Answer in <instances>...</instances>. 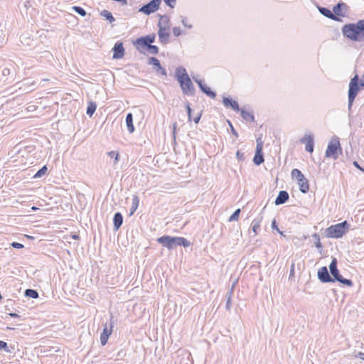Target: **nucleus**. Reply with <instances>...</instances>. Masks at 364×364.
Listing matches in <instances>:
<instances>
[{"instance_id": "55", "label": "nucleus", "mask_w": 364, "mask_h": 364, "mask_svg": "<svg viewBox=\"0 0 364 364\" xmlns=\"http://www.w3.org/2000/svg\"><path fill=\"white\" fill-rule=\"evenodd\" d=\"M9 316H10L12 318H18L19 317V315L16 314V313H14V312H11L9 314Z\"/></svg>"}, {"instance_id": "22", "label": "nucleus", "mask_w": 364, "mask_h": 364, "mask_svg": "<svg viewBox=\"0 0 364 364\" xmlns=\"http://www.w3.org/2000/svg\"><path fill=\"white\" fill-rule=\"evenodd\" d=\"M125 121L129 132L133 133L134 132V126L133 124V115L131 112L127 114Z\"/></svg>"}, {"instance_id": "40", "label": "nucleus", "mask_w": 364, "mask_h": 364, "mask_svg": "<svg viewBox=\"0 0 364 364\" xmlns=\"http://www.w3.org/2000/svg\"><path fill=\"white\" fill-rule=\"evenodd\" d=\"M0 350H3L6 353H11V350L9 349L7 343L3 341H0Z\"/></svg>"}, {"instance_id": "41", "label": "nucleus", "mask_w": 364, "mask_h": 364, "mask_svg": "<svg viewBox=\"0 0 364 364\" xmlns=\"http://www.w3.org/2000/svg\"><path fill=\"white\" fill-rule=\"evenodd\" d=\"M159 31L158 32L161 33H168V31L170 28V26H165L164 25H160L158 23Z\"/></svg>"}, {"instance_id": "48", "label": "nucleus", "mask_w": 364, "mask_h": 364, "mask_svg": "<svg viewBox=\"0 0 364 364\" xmlns=\"http://www.w3.org/2000/svg\"><path fill=\"white\" fill-rule=\"evenodd\" d=\"M186 109H187V113H188V120L189 121H191V112H192V109L190 107V103L188 102H187L186 103Z\"/></svg>"}, {"instance_id": "15", "label": "nucleus", "mask_w": 364, "mask_h": 364, "mask_svg": "<svg viewBox=\"0 0 364 364\" xmlns=\"http://www.w3.org/2000/svg\"><path fill=\"white\" fill-rule=\"evenodd\" d=\"M301 144H305V149L307 152L312 153L314 148V136L312 134H305L300 139Z\"/></svg>"}, {"instance_id": "20", "label": "nucleus", "mask_w": 364, "mask_h": 364, "mask_svg": "<svg viewBox=\"0 0 364 364\" xmlns=\"http://www.w3.org/2000/svg\"><path fill=\"white\" fill-rule=\"evenodd\" d=\"M318 9L319 12L324 16L327 17L329 19L333 20L336 19L337 18L333 14V11L330 10L327 7H323V6H318Z\"/></svg>"}, {"instance_id": "9", "label": "nucleus", "mask_w": 364, "mask_h": 364, "mask_svg": "<svg viewBox=\"0 0 364 364\" xmlns=\"http://www.w3.org/2000/svg\"><path fill=\"white\" fill-rule=\"evenodd\" d=\"M161 3V0H151L149 3L144 4L141 8H139V12L143 13L146 15H150L159 10Z\"/></svg>"}, {"instance_id": "47", "label": "nucleus", "mask_w": 364, "mask_h": 364, "mask_svg": "<svg viewBox=\"0 0 364 364\" xmlns=\"http://www.w3.org/2000/svg\"><path fill=\"white\" fill-rule=\"evenodd\" d=\"M173 33L175 36L178 37L182 34V31L179 27H173Z\"/></svg>"}, {"instance_id": "26", "label": "nucleus", "mask_w": 364, "mask_h": 364, "mask_svg": "<svg viewBox=\"0 0 364 364\" xmlns=\"http://www.w3.org/2000/svg\"><path fill=\"white\" fill-rule=\"evenodd\" d=\"M262 217L257 218L253 220L252 223V229L255 235H257L258 230L260 229V223L262 222Z\"/></svg>"}, {"instance_id": "16", "label": "nucleus", "mask_w": 364, "mask_h": 364, "mask_svg": "<svg viewBox=\"0 0 364 364\" xmlns=\"http://www.w3.org/2000/svg\"><path fill=\"white\" fill-rule=\"evenodd\" d=\"M113 56L114 59H120L124 55V48L122 43H117L113 48Z\"/></svg>"}, {"instance_id": "3", "label": "nucleus", "mask_w": 364, "mask_h": 364, "mask_svg": "<svg viewBox=\"0 0 364 364\" xmlns=\"http://www.w3.org/2000/svg\"><path fill=\"white\" fill-rule=\"evenodd\" d=\"M157 242L163 247L171 250L176 249L178 246L184 247H189L191 242L183 237H172L170 235H163L157 238Z\"/></svg>"}, {"instance_id": "58", "label": "nucleus", "mask_w": 364, "mask_h": 364, "mask_svg": "<svg viewBox=\"0 0 364 364\" xmlns=\"http://www.w3.org/2000/svg\"><path fill=\"white\" fill-rule=\"evenodd\" d=\"M359 358L364 360V353L360 352L359 353Z\"/></svg>"}, {"instance_id": "51", "label": "nucleus", "mask_w": 364, "mask_h": 364, "mask_svg": "<svg viewBox=\"0 0 364 364\" xmlns=\"http://www.w3.org/2000/svg\"><path fill=\"white\" fill-rule=\"evenodd\" d=\"M228 124L230 127V129H231V133L235 136V137H238V133L237 132L235 129V128L233 127L232 123L230 122V121H228Z\"/></svg>"}, {"instance_id": "44", "label": "nucleus", "mask_w": 364, "mask_h": 364, "mask_svg": "<svg viewBox=\"0 0 364 364\" xmlns=\"http://www.w3.org/2000/svg\"><path fill=\"white\" fill-rule=\"evenodd\" d=\"M146 37L148 38V41H149L150 45H151L155 41V39H156L155 33H151V34L146 35Z\"/></svg>"}, {"instance_id": "13", "label": "nucleus", "mask_w": 364, "mask_h": 364, "mask_svg": "<svg viewBox=\"0 0 364 364\" xmlns=\"http://www.w3.org/2000/svg\"><path fill=\"white\" fill-rule=\"evenodd\" d=\"M194 81L197 83L198 85L200 90L205 94L207 96L210 97L212 99L215 98L216 97V92L213 91L209 87H208L203 80L197 79L196 77H193Z\"/></svg>"}, {"instance_id": "33", "label": "nucleus", "mask_w": 364, "mask_h": 364, "mask_svg": "<svg viewBox=\"0 0 364 364\" xmlns=\"http://www.w3.org/2000/svg\"><path fill=\"white\" fill-rule=\"evenodd\" d=\"M107 155L109 158L114 159V165H116L119 161V154L118 152L115 151H111L107 153Z\"/></svg>"}, {"instance_id": "4", "label": "nucleus", "mask_w": 364, "mask_h": 364, "mask_svg": "<svg viewBox=\"0 0 364 364\" xmlns=\"http://www.w3.org/2000/svg\"><path fill=\"white\" fill-rule=\"evenodd\" d=\"M364 87V85H362L361 80L359 78L358 75L355 74L351 79L349 82V88L348 92V109L349 113L352 112V106L353 102L359 92L361 88Z\"/></svg>"}, {"instance_id": "39", "label": "nucleus", "mask_w": 364, "mask_h": 364, "mask_svg": "<svg viewBox=\"0 0 364 364\" xmlns=\"http://www.w3.org/2000/svg\"><path fill=\"white\" fill-rule=\"evenodd\" d=\"M240 209L238 208L234 211V213L229 218V221L237 220L240 216Z\"/></svg>"}, {"instance_id": "61", "label": "nucleus", "mask_w": 364, "mask_h": 364, "mask_svg": "<svg viewBox=\"0 0 364 364\" xmlns=\"http://www.w3.org/2000/svg\"><path fill=\"white\" fill-rule=\"evenodd\" d=\"M6 329H8V330H14V328L9 327V326H8V327L6 328Z\"/></svg>"}, {"instance_id": "1", "label": "nucleus", "mask_w": 364, "mask_h": 364, "mask_svg": "<svg viewBox=\"0 0 364 364\" xmlns=\"http://www.w3.org/2000/svg\"><path fill=\"white\" fill-rule=\"evenodd\" d=\"M341 31L343 36L351 41H364V19L343 25Z\"/></svg>"}, {"instance_id": "12", "label": "nucleus", "mask_w": 364, "mask_h": 364, "mask_svg": "<svg viewBox=\"0 0 364 364\" xmlns=\"http://www.w3.org/2000/svg\"><path fill=\"white\" fill-rule=\"evenodd\" d=\"M133 43L135 46L136 50L141 53H144V50H146V48L150 46V43L146 36L137 38Z\"/></svg>"}, {"instance_id": "32", "label": "nucleus", "mask_w": 364, "mask_h": 364, "mask_svg": "<svg viewBox=\"0 0 364 364\" xmlns=\"http://www.w3.org/2000/svg\"><path fill=\"white\" fill-rule=\"evenodd\" d=\"M291 177L299 181L304 178V176L300 170L294 168L291 171Z\"/></svg>"}, {"instance_id": "25", "label": "nucleus", "mask_w": 364, "mask_h": 364, "mask_svg": "<svg viewBox=\"0 0 364 364\" xmlns=\"http://www.w3.org/2000/svg\"><path fill=\"white\" fill-rule=\"evenodd\" d=\"M233 288H234V285H232L231 289L229 290L226 294L227 301H226L225 308L228 311H230L232 307V296L233 294Z\"/></svg>"}, {"instance_id": "45", "label": "nucleus", "mask_w": 364, "mask_h": 364, "mask_svg": "<svg viewBox=\"0 0 364 364\" xmlns=\"http://www.w3.org/2000/svg\"><path fill=\"white\" fill-rule=\"evenodd\" d=\"M11 246L16 249H22L24 247V245L23 244L17 242H11Z\"/></svg>"}, {"instance_id": "43", "label": "nucleus", "mask_w": 364, "mask_h": 364, "mask_svg": "<svg viewBox=\"0 0 364 364\" xmlns=\"http://www.w3.org/2000/svg\"><path fill=\"white\" fill-rule=\"evenodd\" d=\"M166 4L171 9L175 7L176 0H164Z\"/></svg>"}, {"instance_id": "52", "label": "nucleus", "mask_w": 364, "mask_h": 364, "mask_svg": "<svg viewBox=\"0 0 364 364\" xmlns=\"http://www.w3.org/2000/svg\"><path fill=\"white\" fill-rule=\"evenodd\" d=\"M353 166H354L355 167H356L357 168H358V169H359V170H360L361 171L364 172V167L360 166L358 161H354L353 162Z\"/></svg>"}, {"instance_id": "8", "label": "nucleus", "mask_w": 364, "mask_h": 364, "mask_svg": "<svg viewBox=\"0 0 364 364\" xmlns=\"http://www.w3.org/2000/svg\"><path fill=\"white\" fill-rule=\"evenodd\" d=\"M349 7L348 6L343 2L339 1L338 2L332 9L333 14L337 18L336 19H333L335 21H342V19L341 17H345L348 13Z\"/></svg>"}, {"instance_id": "56", "label": "nucleus", "mask_w": 364, "mask_h": 364, "mask_svg": "<svg viewBox=\"0 0 364 364\" xmlns=\"http://www.w3.org/2000/svg\"><path fill=\"white\" fill-rule=\"evenodd\" d=\"M124 355H125V353L122 350L119 351L117 355V357H124Z\"/></svg>"}, {"instance_id": "14", "label": "nucleus", "mask_w": 364, "mask_h": 364, "mask_svg": "<svg viewBox=\"0 0 364 364\" xmlns=\"http://www.w3.org/2000/svg\"><path fill=\"white\" fill-rule=\"evenodd\" d=\"M318 279L322 283L332 282L331 276L330 272H328L327 267L323 266L318 270Z\"/></svg>"}, {"instance_id": "21", "label": "nucleus", "mask_w": 364, "mask_h": 364, "mask_svg": "<svg viewBox=\"0 0 364 364\" xmlns=\"http://www.w3.org/2000/svg\"><path fill=\"white\" fill-rule=\"evenodd\" d=\"M297 182L301 193H306L309 191V181L305 177Z\"/></svg>"}, {"instance_id": "42", "label": "nucleus", "mask_w": 364, "mask_h": 364, "mask_svg": "<svg viewBox=\"0 0 364 364\" xmlns=\"http://www.w3.org/2000/svg\"><path fill=\"white\" fill-rule=\"evenodd\" d=\"M236 158L239 161H243L245 160V154L242 153L240 151H237L236 152Z\"/></svg>"}, {"instance_id": "7", "label": "nucleus", "mask_w": 364, "mask_h": 364, "mask_svg": "<svg viewBox=\"0 0 364 364\" xmlns=\"http://www.w3.org/2000/svg\"><path fill=\"white\" fill-rule=\"evenodd\" d=\"M342 151V149L341 147L340 141L338 137L332 138L329 141L327 149L325 152V156L326 158H331L334 160L338 158V151Z\"/></svg>"}, {"instance_id": "34", "label": "nucleus", "mask_w": 364, "mask_h": 364, "mask_svg": "<svg viewBox=\"0 0 364 364\" xmlns=\"http://www.w3.org/2000/svg\"><path fill=\"white\" fill-rule=\"evenodd\" d=\"M48 171V168L47 166L45 165L43 166V167H41L36 173V174L33 176V178H41L43 176H44L46 172Z\"/></svg>"}, {"instance_id": "19", "label": "nucleus", "mask_w": 364, "mask_h": 364, "mask_svg": "<svg viewBox=\"0 0 364 364\" xmlns=\"http://www.w3.org/2000/svg\"><path fill=\"white\" fill-rule=\"evenodd\" d=\"M123 223V216L121 213L117 212L114 215L113 218V226L114 230L117 231L119 229Z\"/></svg>"}, {"instance_id": "35", "label": "nucleus", "mask_w": 364, "mask_h": 364, "mask_svg": "<svg viewBox=\"0 0 364 364\" xmlns=\"http://www.w3.org/2000/svg\"><path fill=\"white\" fill-rule=\"evenodd\" d=\"M72 9L81 16L84 17L87 14L86 11L81 6H74L72 7Z\"/></svg>"}, {"instance_id": "62", "label": "nucleus", "mask_w": 364, "mask_h": 364, "mask_svg": "<svg viewBox=\"0 0 364 364\" xmlns=\"http://www.w3.org/2000/svg\"><path fill=\"white\" fill-rule=\"evenodd\" d=\"M7 301H8V302H11V301H12V300H11V299H9Z\"/></svg>"}, {"instance_id": "2", "label": "nucleus", "mask_w": 364, "mask_h": 364, "mask_svg": "<svg viewBox=\"0 0 364 364\" xmlns=\"http://www.w3.org/2000/svg\"><path fill=\"white\" fill-rule=\"evenodd\" d=\"M175 77L180 84L183 95L188 96H193L195 95V87L184 67L178 66L176 69Z\"/></svg>"}, {"instance_id": "57", "label": "nucleus", "mask_w": 364, "mask_h": 364, "mask_svg": "<svg viewBox=\"0 0 364 364\" xmlns=\"http://www.w3.org/2000/svg\"><path fill=\"white\" fill-rule=\"evenodd\" d=\"M72 237L74 239V240H79L80 237L77 234H73L72 235Z\"/></svg>"}, {"instance_id": "54", "label": "nucleus", "mask_w": 364, "mask_h": 364, "mask_svg": "<svg viewBox=\"0 0 364 364\" xmlns=\"http://www.w3.org/2000/svg\"><path fill=\"white\" fill-rule=\"evenodd\" d=\"M200 117H201V114H199L197 117H196L194 119H193V122L196 123V124H198L200 119Z\"/></svg>"}, {"instance_id": "6", "label": "nucleus", "mask_w": 364, "mask_h": 364, "mask_svg": "<svg viewBox=\"0 0 364 364\" xmlns=\"http://www.w3.org/2000/svg\"><path fill=\"white\" fill-rule=\"evenodd\" d=\"M338 261L333 257L329 264V272L331 276L332 282H338L344 286L349 287H353V283L351 279H346L340 274V271L337 267Z\"/></svg>"}, {"instance_id": "36", "label": "nucleus", "mask_w": 364, "mask_h": 364, "mask_svg": "<svg viewBox=\"0 0 364 364\" xmlns=\"http://www.w3.org/2000/svg\"><path fill=\"white\" fill-rule=\"evenodd\" d=\"M158 23L165 26H170L169 18L166 15L160 16V19Z\"/></svg>"}, {"instance_id": "23", "label": "nucleus", "mask_w": 364, "mask_h": 364, "mask_svg": "<svg viewBox=\"0 0 364 364\" xmlns=\"http://www.w3.org/2000/svg\"><path fill=\"white\" fill-rule=\"evenodd\" d=\"M240 112L241 117L247 122H254L255 117L252 113L249 112L248 111L245 110L244 109H240L239 111Z\"/></svg>"}, {"instance_id": "31", "label": "nucleus", "mask_w": 364, "mask_h": 364, "mask_svg": "<svg viewBox=\"0 0 364 364\" xmlns=\"http://www.w3.org/2000/svg\"><path fill=\"white\" fill-rule=\"evenodd\" d=\"M24 295L26 297L32 298V299H37L39 296L38 292L32 289H27L25 290Z\"/></svg>"}, {"instance_id": "49", "label": "nucleus", "mask_w": 364, "mask_h": 364, "mask_svg": "<svg viewBox=\"0 0 364 364\" xmlns=\"http://www.w3.org/2000/svg\"><path fill=\"white\" fill-rule=\"evenodd\" d=\"M263 143L262 141H257L256 152H262Z\"/></svg>"}, {"instance_id": "29", "label": "nucleus", "mask_w": 364, "mask_h": 364, "mask_svg": "<svg viewBox=\"0 0 364 364\" xmlns=\"http://www.w3.org/2000/svg\"><path fill=\"white\" fill-rule=\"evenodd\" d=\"M139 203V199L137 196H134L132 198V207L130 208V213L129 215H132L134 213V212L136 210Z\"/></svg>"}, {"instance_id": "30", "label": "nucleus", "mask_w": 364, "mask_h": 364, "mask_svg": "<svg viewBox=\"0 0 364 364\" xmlns=\"http://www.w3.org/2000/svg\"><path fill=\"white\" fill-rule=\"evenodd\" d=\"M97 109V105L95 102L90 101L88 103L86 113L89 117H92Z\"/></svg>"}, {"instance_id": "24", "label": "nucleus", "mask_w": 364, "mask_h": 364, "mask_svg": "<svg viewBox=\"0 0 364 364\" xmlns=\"http://www.w3.org/2000/svg\"><path fill=\"white\" fill-rule=\"evenodd\" d=\"M264 161L263 152H256L253 158V163L256 166H259Z\"/></svg>"}, {"instance_id": "28", "label": "nucleus", "mask_w": 364, "mask_h": 364, "mask_svg": "<svg viewBox=\"0 0 364 364\" xmlns=\"http://www.w3.org/2000/svg\"><path fill=\"white\" fill-rule=\"evenodd\" d=\"M159 39L160 43L164 45L167 44L169 42L170 33L158 32Z\"/></svg>"}, {"instance_id": "10", "label": "nucleus", "mask_w": 364, "mask_h": 364, "mask_svg": "<svg viewBox=\"0 0 364 364\" xmlns=\"http://www.w3.org/2000/svg\"><path fill=\"white\" fill-rule=\"evenodd\" d=\"M114 325V321L113 320V316H111L109 322L108 323H105L103 331L100 335V343L102 346H105L107 343L108 338L112 333Z\"/></svg>"}, {"instance_id": "17", "label": "nucleus", "mask_w": 364, "mask_h": 364, "mask_svg": "<svg viewBox=\"0 0 364 364\" xmlns=\"http://www.w3.org/2000/svg\"><path fill=\"white\" fill-rule=\"evenodd\" d=\"M223 102L226 107H230L235 112H239L240 110L237 102L229 97H223Z\"/></svg>"}, {"instance_id": "59", "label": "nucleus", "mask_w": 364, "mask_h": 364, "mask_svg": "<svg viewBox=\"0 0 364 364\" xmlns=\"http://www.w3.org/2000/svg\"><path fill=\"white\" fill-rule=\"evenodd\" d=\"M9 70L8 69H4V71H3V74L5 75L6 74H9Z\"/></svg>"}, {"instance_id": "53", "label": "nucleus", "mask_w": 364, "mask_h": 364, "mask_svg": "<svg viewBox=\"0 0 364 364\" xmlns=\"http://www.w3.org/2000/svg\"><path fill=\"white\" fill-rule=\"evenodd\" d=\"M294 267H295V264L294 262H292V264L291 265L290 272H289V278L294 276Z\"/></svg>"}, {"instance_id": "27", "label": "nucleus", "mask_w": 364, "mask_h": 364, "mask_svg": "<svg viewBox=\"0 0 364 364\" xmlns=\"http://www.w3.org/2000/svg\"><path fill=\"white\" fill-rule=\"evenodd\" d=\"M100 16L104 17L107 21H108L110 23H113L115 21L114 17L112 14V13L108 10H102L100 12Z\"/></svg>"}, {"instance_id": "18", "label": "nucleus", "mask_w": 364, "mask_h": 364, "mask_svg": "<svg viewBox=\"0 0 364 364\" xmlns=\"http://www.w3.org/2000/svg\"><path fill=\"white\" fill-rule=\"evenodd\" d=\"M289 198V196L287 191H280L277 197L275 199L274 204L276 205H279L284 204Z\"/></svg>"}, {"instance_id": "11", "label": "nucleus", "mask_w": 364, "mask_h": 364, "mask_svg": "<svg viewBox=\"0 0 364 364\" xmlns=\"http://www.w3.org/2000/svg\"><path fill=\"white\" fill-rule=\"evenodd\" d=\"M148 63L149 65H152L154 67V69L158 75H161L165 77L167 75L166 69L161 66L159 60L156 57H150L149 58Z\"/></svg>"}, {"instance_id": "50", "label": "nucleus", "mask_w": 364, "mask_h": 364, "mask_svg": "<svg viewBox=\"0 0 364 364\" xmlns=\"http://www.w3.org/2000/svg\"><path fill=\"white\" fill-rule=\"evenodd\" d=\"M271 226H272V228L273 230H276L279 233H280L281 235H283V232H281L279 230V229L278 228V226H277V222H276L275 219H274L273 221L272 222Z\"/></svg>"}, {"instance_id": "60", "label": "nucleus", "mask_w": 364, "mask_h": 364, "mask_svg": "<svg viewBox=\"0 0 364 364\" xmlns=\"http://www.w3.org/2000/svg\"><path fill=\"white\" fill-rule=\"evenodd\" d=\"M33 210H36L38 209V208L35 207V206H33L32 208H31Z\"/></svg>"}, {"instance_id": "46", "label": "nucleus", "mask_w": 364, "mask_h": 364, "mask_svg": "<svg viewBox=\"0 0 364 364\" xmlns=\"http://www.w3.org/2000/svg\"><path fill=\"white\" fill-rule=\"evenodd\" d=\"M181 23L182 24L185 26V27H187L188 28H192L193 26L191 24H188L187 23V18L184 16H181Z\"/></svg>"}, {"instance_id": "38", "label": "nucleus", "mask_w": 364, "mask_h": 364, "mask_svg": "<svg viewBox=\"0 0 364 364\" xmlns=\"http://www.w3.org/2000/svg\"><path fill=\"white\" fill-rule=\"evenodd\" d=\"M146 50L151 54L156 55L159 53V49L156 46L150 45L148 48H146Z\"/></svg>"}, {"instance_id": "37", "label": "nucleus", "mask_w": 364, "mask_h": 364, "mask_svg": "<svg viewBox=\"0 0 364 364\" xmlns=\"http://www.w3.org/2000/svg\"><path fill=\"white\" fill-rule=\"evenodd\" d=\"M312 237L315 240V246L318 249H322L323 246H322V244H321V240H320L319 235L318 233H314L312 235Z\"/></svg>"}, {"instance_id": "5", "label": "nucleus", "mask_w": 364, "mask_h": 364, "mask_svg": "<svg viewBox=\"0 0 364 364\" xmlns=\"http://www.w3.org/2000/svg\"><path fill=\"white\" fill-rule=\"evenodd\" d=\"M350 225L344 220L342 223L332 225L325 230L326 236L328 238H341L349 230Z\"/></svg>"}]
</instances>
